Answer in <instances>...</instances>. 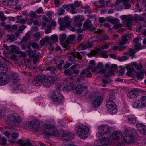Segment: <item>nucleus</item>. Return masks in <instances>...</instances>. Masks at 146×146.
Segmentation results:
<instances>
[{
  "label": "nucleus",
  "instance_id": "nucleus-40",
  "mask_svg": "<svg viewBox=\"0 0 146 146\" xmlns=\"http://www.w3.org/2000/svg\"><path fill=\"white\" fill-rule=\"evenodd\" d=\"M62 134L64 135V137H73L74 136L73 133L70 132H63Z\"/></svg>",
  "mask_w": 146,
  "mask_h": 146
},
{
  "label": "nucleus",
  "instance_id": "nucleus-45",
  "mask_svg": "<svg viewBox=\"0 0 146 146\" xmlns=\"http://www.w3.org/2000/svg\"><path fill=\"white\" fill-rule=\"evenodd\" d=\"M7 18L4 16L3 13L0 12V19L1 21H4L7 19Z\"/></svg>",
  "mask_w": 146,
  "mask_h": 146
},
{
  "label": "nucleus",
  "instance_id": "nucleus-60",
  "mask_svg": "<svg viewBox=\"0 0 146 146\" xmlns=\"http://www.w3.org/2000/svg\"><path fill=\"white\" fill-rule=\"evenodd\" d=\"M145 26L143 25L142 26H140L137 29L138 31H143L144 29Z\"/></svg>",
  "mask_w": 146,
  "mask_h": 146
},
{
  "label": "nucleus",
  "instance_id": "nucleus-5",
  "mask_svg": "<svg viewBox=\"0 0 146 146\" xmlns=\"http://www.w3.org/2000/svg\"><path fill=\"white\" fill-rule=\"evenodd\" d=\"M56 79V78L54 76H50L46 78L44 77L43 86L47 88L50 87L53 84Z\"/></svg>",
  "mask_w": 146,
  "mask_h": 146
},
{
  "label": "nucleus",
  "instance_id": "nucleus-51",
  "mask_svg": "<svg viewBox=\"0 0 146 146\" xmlns=\"http://www.w3.org/2000/svg\"><path fill=\"white\" fill-rule=\"evenodd\" d=\"M16 137H12V138L11 139H10L9 140L10 143L11 144H13L15 143L16 142L17 139H16ZM17 143L18 144L17 142Z\"/></svg>",
  "mask_w": 146,
  "mask_h": 146
},
{
  "label": "nucleus",
  "instance_id": "nucleus-55",
  "mask_svg": "<svg viewBox=\"0 0 146 146\" xmlns=\"http://www.w3.org/2000/svg\"><path fill=\"white\" fill-rule=\"evenodd\" d=\"M69 39L71 41H73L75 39V35H70L69 37Z\"/></svg>",
  "mask_w": 146,
  "mask_h": 146
},
{
  "label": "nucleus",
  "instance_id": "nucleus-24",
  "mask_svg": "<svg viewBox=\"0 0 146 146\" xmlns=\"http://www.w3.org/2000/svg\"><path fill=\"white\" fill-rule=\"evenodd\" d=\"M108 21L113 24H116L119 23V20L118 19H114L112 17H106Z\"/></svg>",
  "mask_w": 146,
  "mask_h": 146
},
{
  "label": "nucleus",
  "instance_id": "nucleus-27",
  "mask_svg": "<svg viewBox=\"0 0 146 146\" xmlns=\"http://www.w3.org/2000/svg\"><path fill=\"white\" fill-rule=\"evenodd\" d=\"M95 65V62L94 60H90L89 61V65L86 69L88 70H90L92 71V69L94 68V67Z\"/></svg>",
  "mask_w": 146,
  "mask_h": 146
},
{
  "label": "nucleus",
  "instance_id": "nucleus-62",
  "mask_svg": "<svg viewBox=\"0 0 146 146\" xmlns=\"http://www.w3.org/2000/svg\"><path fill=\"white\" fill-rule=\"evenodd\" d=\"M19 136V133L16 132H14L11 135V137H17Z\"/></svg>",
  "mask_w": 146,
  "mask_h": 146
},
{
  "label": "nucleus",
  "instance_id": "nucleus-1",
  "mask_svg": "<svg viewBox=\"0 0 146 146\" xmlns=\"http://www.w3.org/2000/svg\"><path fill=\"white\" fill-rule=\"evenodd\" d=\"M42 134L47 136H55L57 129L53 125L49 124H45L42 127Z\"/></svg>",
  "mask_w": 146,
  "mask_h": 146
},
{
  "label": "nucleus",
  "instance_id": "nucleus-15",
  "mask_svg": "<svg viewBox=\"0 0 146 146\" xmlns=\"http://www.w3.org/2000/svg\"><path fill=\"white\" fill-rule=\"evenodd\" d=\"M103 100L102 96H98L96 97L92 102V105L95 108H97L99 107L102 103Z\"/></svg>",
  "mask_w": 146,
  "mask_h": 146
},
{
  "label": "nucleus",
  "instance_id": "nucleus-46",
  "mask_svg": "<svg viewBox=\"0 0 146 146\" xmlns=\"http://www.w3.org/2000/svg\"><path fill=\"white\" fill-rule=\"evenodd\" d=\"M42 19L44 22L47 23H49L51 20V19L50 17H47L46 16L43 17Z\"/></svg>",
  "mask_w": 146,
  "mask_h": 146
},
{
  "label": "nucleus",
  "instance_id": "nucleus-64",
  "mask_svg": "<svg viewBox=\"0 0 146 146\" xmlns=\"http://www.w3.org/2000/svg\"><path fill=\"white\" fill-rule=\"evenodd\" d=\"M17 53L19 54H20L21 56L23 57H25L26 56V54L25 53L22 51H19Z\"/></svg>",
  "mask_w": 146,
  "mask_h": 146
},
{
  "label": "nucleus",
  "instance_id": "nucleus-42",
  "mask_svg": "<svg viewBox=\"0 0 146 146\" xmlns=\"http://www.w3.org/2000/svg\"><path fill=\"white\" fill-rule=\"evenodd\" d=\"M51 40H52V42L54 43V42L58 41V36L57 35H53L51 36Z\"/></svg>",
  "mask_w": 146,
  "mask_h": 146
},
{
  "label": "nucleus",
  "instance_id": "nucleus-9",
  "mask_svg": "<svg viewBox=\"0 0 146 146\" xmlns=\"http://www.w3.org/2000/svg\"><path fill=\"white\" fill-rule=\"evenodd\" d=\"M11 78L5 74H0V85L7 84L10 81Z\"/></svg>",
  "mask_w": 146,
  "mask_h": 146
},
{
  "label": "nucleus",
  "instance_id": "nucleus-26",
  "mask_svg": "<svg viewBox=\"0 0 146 146\" xmlns=\"http://www.w3.org/2000/svg\"><path fill=\"white\" fill-rule=\"evenodd\" d=\"M142 107H146V96H143L139 99Z\"/></svg>",
  "mask_w": 146,
  "mask_h": 146
},
{
  "label": "nucleus",
  "instance_id": "nucleus-2",
  "mask_svg": "<svg viewBox=\"0 0 146 146\" xmlns=\"http://www.w3.org/2000/svg\"><path fill=\"white\" fill-rule=\"evenodd\" d=\"M99 132L96 134L97 137L107 136L110 134L109 127L106 124L101 125L98 127Z\"/></svg>",
  "mask_w": 146,
  "mask_h": 146
},
{
  "label": "nucleus",
  "instance_id": "nucleus-59",
  "mask_svg": "<svg viewBox=\"0 0 146 146\" xmlns=\"http://www.w3.org/2000/svg\"><path fill=\"white\" fill-rule=\"evenodd\" d=\"M30 15L32 17H35L36 16V14L35 12L32 11L30 12Z\"/></svg>",
  "mask_w": 146,
  "mask_h": 146
},
{
  "label": "nucleus",
  "instance_id": "nucleus-41",
  "mask_svg": "<svg viewBox=\"0 0 146 146\" xmlns=\"http://www.w3.org/2000/svg\"><path fill=\"white\" fill-rule=\"evenodd\" d=\"M7 139L5 137H0V143L2 145H6Z\"/></svg>",
  "mask_w": 146,
  "mask_h": 146
},
{
  "label": "nucleus",
  "instance_id": "nucleus-14",
  "mask_svg": "<svg viewBox=\"0 0 146 146\" xmlns=\"http://www.w3.org/2000/svg\"><path fill=\"white\" fill-rule=\"evenodd\" d=\"M139 91L141 92V90L134 88L128 93L127 96L128 98L131 99L135 98L138 96V92Z\"/></svg>",
  "mask_w": 146,
  "mask_h": 146
},
{
  "label": "nucleus",
  "instance_id": "nucleus-10",
  "mask_svg": "<svg viewBox=\"0 0 146 146\" xmlns=\"http://www.w3.org/2000/svg\"><path fill=\"white\" fill-rule=\"evenodd\" d=\"M136 127L139 132V133L143 135H146V125L142 123H137Z\"/></svg>",
  "mask_w": 146,
  "mask_h": 146
},
{
  "label": "nucleus",
  "instance_id": "nucleus-61",
  "mask_svg": "<svg viewBox=\"0 0 146 146\" xmlns=\"http://www.w3.org/2000/svg\"><path fill=\"white\" fill-rule=\"evenodd\" d=\"M102 56L105 58H107L108 57V55L107 54V52H103L102 54Z\"/></svg>",
  "mask_w": 146,
  "mask_h": 146
},
{
  "label": "nucleus",
  "instance_id": "nucleus-19",
  "mask_svg": "<svg viewBox=\"0 0 146 146\" xmlns=\"http://www.w3.org/2000/svg\"><path fill=\"white\" fill-rule=\"evenodd\" d=\"M137 137H123V142L127 144L134 143L137 141Z\"/></svg>",
  "mask_w": 146,
  "mask_h": 146
},
{
  "label": "nucleus",
  "instance_id": "nucleus-34",
  "mask_svg": "<svg viewBox=\"0 0 146 146\" xmlns=\"http://www.w3.org/2000/svg\"><path fill=\"white\" fill-rule=\"evenodd\" d=\"M124 25L127 26L129 27L131 25V23L129 18H128L127 20H125L123 21Z\"/></svg>",
  "mask_w": 146,
  "mask_h": 146
},
{
  "label": "nucleus",
  "instance_id": "nucleus-54",
  "mask_svg": "<svg viewBox=\"0 0 146 146\" xmlns=\"http://www.w3.org/2000/svg\"><path fill=\"white\" fill-rule=\"evenodd\" d=\"M58 23L60 25H64V19H62L61 18H59L58 19Z\"/></svg>",
  "mask_w": 146,
  "mask_h": 146
},
{
  "label": "nucleus",
  "instance_id": "nucleus-17",
  "mask_svg": "<svg viewBox=\"0 0 146 146\" xmlns=\"http://www.w3.org/2000/svg\"><path fill=\"white\" fill-rule=\"evenodd\" d=\"M104 67V66L102 63H99L96 67H94V68L92 69V71L93 72H96L97 73H104V71L103 69Z\"/></svg>",
  "mask_w": 146,
  "mask_h": 146
},
{
  "label": "nucleus",
  "instance_id": "nucleus-16",
  "mask_svg": "<svg viewBox=\"0 0 146 146\" xmlns=\"http://www.w3.org/2000/svg\"><path fill=\"white\" fill-rule=\"evenodd\" d=\"M44 79V76H43L37 77L34 78L32 82V83L33 85L39 86L42 84Z\"/></svg>",
  "mask_w": 146,
  "mask_h": 146
},
{
  "label": "nucleus",
  "instance_id": "nucleus-33",
  "mask_svg": "<svg viewBox=\"0 0 146 146\" xmlns=\"http://www.w3.org/2000/svg\"><path fill=\"white\" fill-rule=\"evenodd\" d=\"M64 25L67 26H68L70 23V21L69 18L68 16H66L64 17Z\"/></svg>",
  "mask_w": 146,
  "mask_h": 146
},
{
  "label": "nucleus",
  "instance_id": "nucleus-13",
  "mask_svg": "<svg viewBox=\"0 0 146 146\" xmlns=\"http://www.w3.org/2000/svg\"><path fill=\"white\" fill-rule=\"evenodd\" d=\"M39 124L38 121L36 120L35 121H28L26 123V125L29 128L34 129H37L38 127Z\"/></svg>",
  "mask_w": 146,
  "mask_h": 146
},
{
  "label": "nucleus",
  "instance_id": "nucleus-31",
  "mask_svg": "<svg viewBox=\"0 0 146 146\" xmlns=\"http://www.w3.org/2000/svg\"><path fill=\"white\" fill-rule=\"evenodd\" d=\"M71 13L72 14H75L79 12L80 11L79 10H77L75 11L76 7L73 4H71Z\"/></svg>",
  "mask_w": 146,
  "mask_h": 146
},
{
  "label": "nucleus",
  "instance_id": "nucleus-7",
  "mask_svg": "<svg viewBox=\"0 0 146 146\" xmlns=\"http://www.w3.org/2000/svg\"><path fill=\"white\" fill-rule=\"evenodd\" d=\"M110 137H103L96 140L94 142L96 145L100 146L104 145H108L111 143V140Z\"/></svg>",
  "mask_w": 146,
  "mask_h": 146
},
{
  "label": "nucleus",
  "instance_id": "nucleus-6",
  "mask_svg": "<svg viewBox=\"0 0 146 146\" xmlns=\"http://www.w3.org/2000/svg\"><path fill=\"white\" fill-rule=\"evenodd\" d=\"M106 106L108 108L109 112L111 114H115L117 111L116 106L113 101H107L106 102Z\"/></svg>",
  "mask_w": 146,
  "mask_h": 146
},
{
  "label": "nucleus",
  "instance_id": "nucleus-58",
  "mask_svg": "<svg viewBox=\"0 0 146 146\" xmlns=\"http://www.w3.org/2000/svg\"><path fill=\"white\" fill-rule=\"evenodd\" d=\"M46 70L48 71H50L51 72H53L54 71L55 69L54 68L52 67H48L46 68Z\"/></svg>",
  "mask_w": 146,
  "mask_h": 146
},
{
  "label": "nucleus",
  "instance_id": "nucleus-22",
  "mask_svg": "<svg viewBox=\"0 0 146 146\" xmlns=\"http://www.w3.org/2000/svg\"><path fill=\"white\" fill-rule=\"evenodd\" d=\"M9 5L13 8H17L19 5V0H9Z\"/></svg>",
  "mask_w": 146,
  "mask_h": 146
},
{
  "label": "nucleus",
  "instance_id": "nucleus-36",
  "mask_svg": "<svg viewBox=\"0 0 146 146\" xmlns=\"http://www.w3.org/2000/svg\"><path fill=\"white\" fill-rule=\"evenodd\" d=\"M136 52L134 50L130 49H129V52L124 53V54L126 55L129 54L130 56H132L135 54Z\"/></svg>",
  "mask_w": 146,
  "mask_h": 146
},
{
  "label": "nucleus",
  "instance_id": "nucleus-49",
  "mask_svg": "<svg viewBox=\"0 0 146 146\" xmlns=\"http://www.w3.org/2000/svg\"><path fill=\"white\" fill-rule=\"evenodd\" d=\"M15 36L13 35H11L9 38L8 41L10 42H13L15 40Z\"/></svg>",
  "mask_w": 146,
  "mask_h": 146
},
{
  "label": "nucleus",
  "instance_id": "nucleus-30",
  "mask_svg": "<svg viewBox=\"0 0 146 146\" xmlns=\"http://www.w3.org/2000/svg\"><path fill=\"white\" fill-rule=\"evenodd\" d=\"M61 87H62V88H64V86L66 90H71L72 89V84L70 83H68L66 84V85L64 86H61Z\"/></svg>",
  "mask_w": 146,
  "mask_h": 146
},
{
  "label": "nucleus",
  "instance_id": "nucleus-56",
  "mask_svg": "<svg viewBox=\"0 0 146 146\" xmlns=\"http://www.w3.org/2000/svg\"><path fill=\"white\" fill-rule=\"evenodd\" d=\"M43 11V9L42 7H40L36 11V12L38 14L41 13Z\"/></svg>",
  "mask_w": 146,
  "mask_h": 146
},
{
  "label": "nucleus",
  "instance_id": "nucleus-38",
  "mask_svg": "<svg viewBox=\"0 0 146 146\" xmlns=\"http://www.w3.org/2000/svg\"><path fill=\"white\" fill-rule=\"evenodd\" d=\"M136 76L137 78L139 79H142L143 78V72L140 71L136 73Z\"/></svg>",
  "mask_w": 146,
  "mask_h": 146
},
{
  "label": "nucleus",
  "instance_id": "nucleus-25",
  "mask_svg": "<svg viewBox=\"0 0 146 146\" xmlns=\"http://www.w3.org/2000/svg\"><path fill=\"white\" fill-rule=\"evenodd\" d=\"M127 118L128 122L131 124H134L136 122V118L133 115H128L127 116Z\"/></svg>",
  "mask_w": 146,
  "mask_h": 146
},
{
  "label": "nucleus",
  "instance_id": "nucleus-48",
  "mask_svg": "<svg viewBox=\"0 0 146 146\" xmlns=\"http://www.w3.org/2000/svg\"><path fill=\"white\" fill-rule=\"evenodd\" d=\"M73 73V72L71 71L70 69L66 70L64 71V73L66 76L70 75L72 74Z\"/></svg>",
  "mask_w": 146,
  "mask_h": 146
},
{
  "label": "nucleus",
  "instance_id": "nucleus-52",
  "mask_svg": "<svg viewBox=\"0 0 146 146\" xmlns=\"http://www.w3.org/2000/svg\"><path fill=\"white\" fill-rule=\"evenodd\" d=\"M10 58L12 60L15 61H17L16 55L15 54H12L10 56Z\"/></svg>",
  "mask_w": 146,
  "mask_h": 146
},
{
  "label": "nucleus",
  "instance_id": "nucleus-20",
  "mask_svg": "<svg viewBox=\"0 0 146 146\" xmlns=\"http://www.w3.org/2000/svg\"><path fill=\"white\" fill-rule=\"evenodd\" d=\"M74 91L78 94H82L85 88V87L81 85H78L75 88L74 87Z\"/></svg>",
  "mask_w": 146,
  "mask_h": 146
},
{
  "label": "nucleus",
  "instance_id": "nucleus-21",
  "mask_svg": "<svg viewBox=\"0 0 146 146\" xmlns=\"http://www.w3.org/2000/svg\"><path fill=\"white\" fill-rule=\"evenodd\" d=\"M8 71L7 66L0 62V74H4L6 73Z\"/></svg>",
  "mask_w": 146,
  "mask_h": 146
},
{
  "label": "nucleus",
  "instance_id": "nucleus-8",
  "mask_svg": "<svg viewBox=\"0 0 146 146\" xmlns=\"http://www.w3.org/2000/svg\"><path fill=\"white\" fill-rule=\"evenodd\" d=\"M52 93V98L54 101L60 102L64 98L62 94L58 91H55L53 90Z\"/></svg>",
  "mask_w": 146,
  "mask_h": 146
},
{
  "label": "nucleus",
  "instance_id": "nucleus-47",
  "mask_svg": "<svg viewBox=\"0 0 146 146\" xmlns=\"http://www.w3.org/2000/svg\"><path fill=\"white\" fill-rule=\"evenodd\" d=\"M65 10L63 8H60L59 9V12L58 13V15H63L65 12Z\"/></svg>",
  "mask_w": 146,
  "mask_h": 146
},
{
  "label": "nucleus",
  "instance_id": "nucleus-11",
  "mask_svg": "<svg viewBox=\"0 0 146 146\" xmlns=\"http://www.w3.org/2000/svg\"><path fill=\"white\" fill-rule=\"evenodd\" d=\"M111 140V143L115 144L117 146H123L124 143L123 137H110Z\"/></svg>",
  "mask_w": 146,
  "mask_h": 146
},
{
  "label": "nucleus",
  "instance_id": "nucleus-39",
  "mask_svg": "<svg viewBox=\"0 0 146 146\" xmlns=\"http://www.w3.org/2000/svg\"><path fill=\"white\" fill-rule=\"evenodd\" d=\"M13 81L14 83H17L18 81V77L17 74L13 73L12 75Z\"/></svg>",
  "mask_w": 146,
  "mask_h": 146
},
{
  "label": "nucleus",
  "instance_id": "nucleus-4",
  "mask_svg": "<svg viewBox=\"0 0 146 146\" xmlns=\"http://www.w3.org/2000/svg\"><path fill=\"white\" fill-rule=\"evenodd\" d=\"M8 120L14 123L20 122L22 119L20 116L14 112H10L7 117Z\"/></svg>",
  "mask_w": 146,
  "mask_h": 146
},
{
  "label": "nucleus",
  "instance_id": "nucleus-18",
  "mask_svg": "<svg viewBox=\"0 0 146 146\" xmlns=\"http://www.w3.org/2000/svg\"><path fill=\"white\" fill-rule=\"evenodd\" d=\"M130 36L129 34H127L123 36L122 40L119 42L118 45L121 46L127 42L128 39H129Z\"/></svg>",
  "mask_w": 146,
  "mask_h": 146
},
{
  "label": "nucleus",
  "instance_id": "nucleus-63",
  "mask_svg": "<svg viewBox=\"0 0 146 146\" xmlns=\"http://www.w3.org/2000/svg\"><path fill=\"white\" fill-rule=\"evenodd\" d=\"M137 134L136 131H134L133 133L129 135V137H137Z\"/></svg>",
  "mask_w": 146,
  "mask_h": 146
},
{
  "label": "nucleus",
  "instance_id": "nucleus-12",
  "mask_svg": "<svg viewBox=\"0 0 146 146\" xmlns=\"http://www.w3.org/2000/svg\"><path fill=\"white\" fill-rule=\"evenodd\" d=\"M83 29L84 30L88 29L90 31H94L96 28L91 24L90 20H86L83 25Z\"/></svg>",
  "mask_w": 146,
  "mask_h": 146
},
{
  "label": "nucleus",
  "instance_id": "nucleus-37",
  "mask_svg": "<svg viewBox=\"0 0 146 146\" xmlns=\"http://www.w3.org/2000/svg\"><path fill=\"white\" fill-rule=\"evenodd\" d=\"M33 36L37 40H39L40 38L42 36V35L40 34L39 32H36L33 35Z\"/></svg>",
  "mask_w": 146,
  "mask_h": 146
},
{
  "label": "nucleus",
  "instance_id": "nucleus-44",
  "mask_svg": "<svg viewBox=\"0 0 146 146\" xmlns=\"http://www.w3.org/2000/svg\"><path fill=\"white\" fill-rule=\"evenodd\" d=\"M135 49L137 50H139L143 48L142 46H141V44L140 43H137L135 45Z\"/></svg>",
  "mask_w": 146,
  "mask_h": 146
},
{
  "label": "nucleus",
  "instance_id": "nucleus-23",
  "mask_svg": "<svg viewBox=\"0 0 146 146\" xmlns=\"http://www.w3.org/2000/svg\"><path fill=\"white\" fill-rule=\"evenodd\" d=\"M132 105L133 107L134 108L142 107L139 99L133 102H132Z\"/></svg>",
  "mask_w": 146,
  "mask_h": 146
},
{
  "label": "nucleus",
  "instance_id": "nucleus-43",
  "mask_svg": "<svg viewBox=\"0 0 146 146\" xmlns=\"http://www.w3.org/2000/svg\"><path fill=\"white\" fill-rule=\"evenodd\" d=\"M132 64L134 66L136 69H140L142 68V66L141 64H137L135 62L132 63Z\"/></svg>",
  "mask_w": 146,
  "mask_h": 146
},
{
  "label": "nucleus",
  "instance_id": "nucleus-57",
  "mask_svg": "<svg viewBox=\"0 0 146 146\" xmlns=\"http://www.w3.org/2000/svg\"><path fill=\"white\" fill-rule=\"evenodd\" d=\"M87 70H88L86 69L85 70H84L81 72L80 74V76L81 77H82L84 75L86 76V72H87Z\"/></svg>",
  "mask_w": 146,
  "mask_h": 146
},
{
  "label": "nucleus",
  "instance_id": "nucleus-32",
  "mask_svg": "<svg viewBox=\"0 0 146 146\" xmlns=\"http://www.w3.org/2000/svg\"><path fill=\"white\" fill-rule=\"evenodd\" d=\"M129 0H122V3L126 9H128L131 7L130 5L128 2Z\"/></svg>",
  "mask_w": 146,
  "mask_h": 146
},
{
  "label": "nucleus",
  "instance_id": "nucleus-53",
  "mask_svg": "<svg viewBox=\"0 0 146 146\" xmlns=\"http://www.w3.org/2000/svg\"><path fill=\"white\" fill-rule=\"evenodd\" d=\"M122 25L121 24H117L114 25L112 27L113 29H116L122 27Z\"/></svg>",
  "mask_w": 146,
  "mask_h": 146
},
{
  "label": "nucleus",
  "instance_id": "nucleus-50",
  "mask_svg": "<svg viewBox=\"0 0 146 146\" xmlns=\"http://www.w3.org/2000/svg\"><path fill=\"white\" fill-rule=\"evenodd\" d=\"M115 98V95L113 94L110 95L109 96L108 99L107 101H113Z\"/></svg>",
  "mask_w": 146,
  "mask_h": 146
},
{
  "label": "nucleus",
  "instance_id": "nucleus-3",
  "mask_svg": "<svg viewBox=\"0 0 146 146\" xmlns=\"http://www.w3.org/2000/svg\"><path fill=\"white\" fill-rule=\"evenodd\" d=\"M89 131V128L87 126L81 125L78 127L77 134L79 137H87Z\"/></svg>",
  "mask_w": 146,
  "mask_h": 146
},
{
  "label": "nucleus",
  "instance_id": "nucleus-28",
  "mask_svg": "<svg viewBox=\"0 0 146 146\" xmlns=\"http://www.w3.org/2000/svg\"><path fill=\"white\" fill-rule=\"evenodd\" d=\"M123 133L122 132L120 131H117L113 132L111 135L112 137H119V136L122 137Z\"/></svg>",
  "mask_w": 146,
  "mask_h": 146
},
{
  "label": "nucleus",
  "instance_id": "nucleus-35",
  "mask_svg": "<svg viewBox=\"0 0 146 146\" xmlns=\"http://www.w3.org/2000/svg\"><path fill=\"white\" fill-rule=\"evenodd\" d=\"M22 16H20L18 17V19L19 21V22L21 24L27 22L28 20L27 17H26V20L25 19H24L22 18Z\"/></svg>",
  "mask_w": 146,
  "mask_h": 146
},
{
  "label": "nucleus",
  "instance_id": "nucleus-29",
  "mask_svg": "<svg viewBox=\"0 0 146 146\" xmlns=\"http://www.w3.org/2000/svg\"><path fill=\"white\" fill-rule=\"evenodd\" d=\"M60 40L62 43H65L66 38V35L65 34H60L59 35Z\"/></svg>",
  "mask_w": 146,
  "mask_h": 146
}]
</instances>
